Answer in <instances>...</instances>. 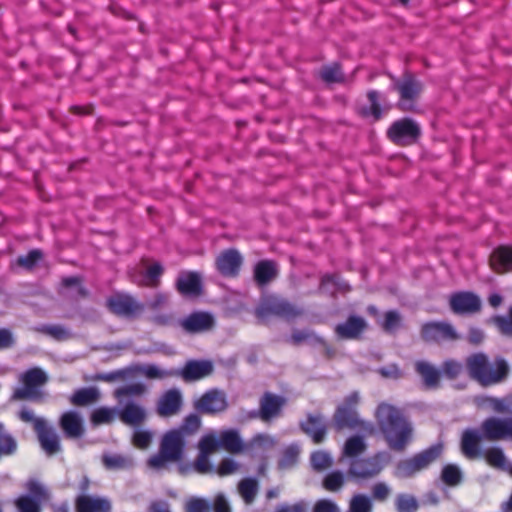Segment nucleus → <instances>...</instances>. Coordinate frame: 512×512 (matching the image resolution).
Masks as SVG:
<instances>
[{"label":"nucleus","mask_w":512,"mask_h":512,"mask_svg":"<svg viewBox=\"0 0 512 512\" xmlns=\"http://www.w3.org/2000/svg\"><path fill=\"white\" fill-rule=\"evenodd\" d=\"M375 417L387 445L395 451H404L413 439L414 429L402 412L387 403L378 405Z\"/></svg>","instance_id":"f257e3e1"},{"label":"nucleus","mask_w":512,"mask_h":512,"mask_svg":"<svg viewBox=\"0 0 512 512\" xmlns=\"http://www.w3.org/2000/svg\"><path fill=\"white\" fill-rule=\"evenodd\" d=\"M482 437L491 441L512 439V417H490L481 424V431L475 429L464 431L461 440V449L465 457L468 459L481 457L482 451L479 447V443Z\"/></svg>","instance_id":"f03ea898"},{"label":"nucleus","mask_w":512,"mask_h":512,"mask_svg":"<svg viewBox=\"0 0 512 512\" xmlns=\"http://www.w3.org/2000/svg\"><path fill=\"white\" fill-rule=\"evenodd\" d=\"M466 366L469 375L484 386L503 381L509 372V366L504 359L497 358L490 362L484 353L469 356L466 359Z\"/></svg>","instance_id":"7ed1b4c3"},{"label":"nucleus","mask_w":512,"mask_h":512,"mask_svg":"<svg viewBox=\"0 0 512 512\" xmlns=\"http://www.w3.org/2000/svg\"><path fill=\"white\" fill-rule=\"evenodd\" d=\"M360 394L357 391L349 393L337 407L333 416V421L336 429L341 430L345 427L356 428L360 427L364 431L372 434L374 426L370 422L361 420L358 416L356 408L360 403Z\"/></svg>","instance_id":"20e7f679"},{"label":"nucleus","mask_w":512,"mask_h":512,"mask_svg":"<svg viewBox=\"0 0 512 512\" xmlns=\"http://www.w3.org/2000/svg\"><path fill=\"white\" fill-rule=\"evenodd\" d=\"M18 417L25 423H32L37 434L39 443L44 452L51 456L58 453L61 449L60 439L55 429L48 425L43 417L35 416L32 409L23 407Z\"/></svg>","instance_id":"39448f33"},{"label":"nucleus","mask_w":512,"mask_h":512,"mask_svg":"<svg viewBox=\"0 0 512 512\" xmlns=\"http://www.w3.org/2000/svg\"><path fill=\"white\" fill-rule=\"evenodd\" d=\"M184 447L185 438L182 431L174 429L167 432L162 438L159 453L149 459V466L156 470L166 468L169 462L181 459Z\"/></svg>","instance_id":"423d86ee"},{"label":"nucleus","mask_w":512,"mask_h":512,"mask_svg":"<svg viewBox=\"0 0 512 512\" xmlns=\"http://www.w3.org/2000/svg\"><path fill=\"white\" fill-rule=\"evenodd\" d=\"M442 453V445H433L411 458L399 461L395 469V476L398 478H409L416 473L426 469Z\"/></svg>","instance_id":"0eeeda50"},{"label":"nucleus","mask_w":512,"mask_h":512,"mask_svg":"<svg viewBox=\"0 0 512 512\" xmlns=\"http://www.w3.org/2000/svg\"><path fill=\"white\" fill-rule=\"evenodd\" d=\"M19 380L23 386L16 388L11 398L13 400H36L41 396L38 388L47 382L48 376L44 370L35 367L22 373Z\"/></svg>","instance_id":"6e6552de"},{"label":"nucleus","mask_w":512,"mask_h":512,"mask_svg":"<svg viewBox=\"0 0 512 512\" xmlns=\"http://www.w3.org/2000/svg\"><path fill=\"white\" fill-rule=\"evenodd\" d=\"M299 313L300 311L295 306L275 295L263 297L255 310L257 318L261 321H265L272 316L290 319Z\"/></svg>","instance_id":"1a4fd4ad"},{"label":"nucleus","mask_w":512,"mask_h":512,"mask_svg":"<svg viewBox=\"0 0 512 512\" xmlns=\"http://www.w3.org/2000/svg\"><path fill=\"white\" fill-rule=\"evenodd\" d=\"M387 456L377 453L372 457L353 459L349 462L348 473L355 479H369L377 476L384 468Z\"/></svg>","instance_id":"9d476101"},{"label":"nucleus","mask_w":512,"mask_h":512,"mask_svg":"<svg viewBox=\"0 0 512 512\" xmlns=\"http://www.w3.org/2000/svg\"><path fill=\"white\" fill-rule=\"evenodd\" d=\"M419 134V126L411 119L396 121L388 130V136L391 141L401 146L414 143Z\"/></svg>","instance_id":"9b49d317"},{"label":"nucleus","mask_w":512,"mask_h":512,"mask_svg":"<svg viewBox=\"0 0 512 512\" xmlns=\"http://www.w3.org/2000/svg\"><path fill=\"white\" fill-rule=\"evenodd\" d=\"M227 406L226 394L217 389L207 391L194 403L195 409L205 414L222 412Z\"/></svg>","instance_id":"f8f14e48"},{"label":"nucleus","mask_w":512,"mask_h":512,"mask_svg":"<svg viewBox=\"0 0 512 512\" xmlns=\"http://www.w3.org/2000/svg\"><path fill=\"white\" fill-rule=\"evenodd\" d=\"M422 337L427 342L455 340L458 334L454 327L446 322H429L423 325Z\"/></svg>","instance_id":"ddd939ff"},{"label":"nucleus","mask_w":512,"mask_h":512,"mask_svg":"<svg viewBox=\"0 0 512 512\" xmlns=\"http://www.w3.org/2000/svg\"><path fill=\"white\" fill-rule=\"evenodd\" d=\"M183 396L179 389L172 388L165 391L158 399L156 405L157 414L161 417L176 415L182 407Z\"/></svg>","instance_id":"4468645a"},{"label":"nucleus","mask_w":512,"mask_h":512,"mask_svg":"<svg viewBox=\"0 0 512 512\" xmlns=\"http://www.w3.org/2000/svg\"><path fill=\"white\" fill-rule=\"evenodd\" d=\"M285 398L271 393H266L260 399V409L251 413V417H259L262 421L268 422L280 415L285 405Z\"/></svg>","instance_id":"2eb2a0df"},{"label":"nucleus","mask_w":512,"mask_h":512,"mask_svg":"<svg viewBox=\"0 0 512 512\" xmlns=\"http://www.w3.org/2000/svg\"><path fill=\"white\" fill-rule=\"evenodd\" d=\"M395 88L401 97L399 107L402 110H411L412 101L421 91V84L411 75H406L401 81L395 83Z\"/></svg>","instance_id":"dca6fc26"},{"label":"nucleus","mask_w":512,"mask_h":512,"mask_svg":"<svg viewBox=\"0 0 512 512\" xmlns=\"http://www.w3.org/2000/svg\"><path fill=\"white\" fill-rule=\"evenodd\" d=\"M176 376L184 381H196L207 377L213 371V364L208 360H190L180 370H174Z\"/></svg>","instance_id":"f3484780"},{"label":"nucleus","mask_w":512,"mask_h":512,"mask_svg":"<svg viewBox=\"0 0 512 512\" xmlns=\"http://www.w3.org/2000/svg\"><path fill=\"white\" fill-rule=\"evenodd\" d=\"M109 309L118 315L131 316L140 312L143 307L133 297L126 294H116L107 301Z\"/></svg>","instance_id":"a211bd4d"},{"label":"nucleus","mask_w":512,"mask_h":512,"mask_svg":"<svg viewBox=\"0 0 512 512\" xmlns=\"http://www.w3.org/2000/svg\"><path fill=\"white\" fill-rule=\"evenodd\" d=\"M180 325L189 333L205 332L214 326V317L208 312H194L182 319Z\"/></svg>","instance_id":"6ab92c4d"},{"label":"nucleus","mask_w":512,"mask_h":512,"mask_svg":"<svg viewBox=\"0 0 512 512\" xmlns=\"http://www.w3.org/2000/svg\"><path fill=\"white\" fill-rule=\"evenodd\" d=\"M450 306L455 313H473L480 309L479 297L470 292H460L450 297Z\"/></svg>","instance_id":"aec40b11"},{"label":"nucleus","mask_w":512,"mask_h":512,"mask_svg":"<svg viewBox=\"0 0 512 512\" xmlns=\"http://www.w3.org/2000/svg\"><path fill=\"white\" fill-rule=\"evenodd\" d=\"M59 425L68 438H79L84 434L83 418L77 411L70 410L63 413Z\"/></svg>","instance_id":"412c9836"},{"label":"nucleus","mask_w":512,"mask_h":512,"mask_svg":"<svg viewBox=\"0 0 512 512\" xmlns=\"http://www.w3.org/2000/svg\"><path fill=\"white\" fill-rule=\"evenodd\" d=\"M242 264V257L237 250L229 249L221 253L216 260L218 271L224 276H235Z\"/></svg>","instance_id":"4be33fe9"},{"label":"nucleus","mask_w":512,"mask_h":512,"mask_svg":"<svg viewBox=\"0 0 512 512\" xmlns=\"http://www.w3.org/2000/svg\"><path fill=\"white\" fill-rule=\"evenodd\" d=\"M366 326L367 323L362 317L350 316L344 323L335 327V332L342 339H356Z\"/></svg>","instance_id":"5701e85b"},{"label":"nucleus","mask_w":512,"mask_h":512,"mask_svg":"<svg viewBox=\"0 0 512 512\" xmlns=\"http://www.w3.org/2000/svg\"><path fill=\"white\" fill-rule=\"evenodd\" d=\"M77 512H110L111 504L105 498L80 495L76 499Z\"/></svg>","instance_id":"b1692460"},{"label":"nucleus","mask_w":512,"mask_h":512,"mask_svg":"<svg viewBox=\"0 0 512 512\" xmlns=\"http://www.w3.org/2000/svg\"><path fill=\"white\" fill-rule=\"evenodd\" d=\"M119 417L123 423L137 426L146 419V410L139 403L128 401L121 408Z\"/></svg>","instance_id":"393cba45"},{"label":"nucleus","mask_w":512,"mask_h":512,"mask_svg":"<svg viewBox=\"0 0 512 512\" xmlns=\"http://www.w3.org/2000/svg\"><path fill=\"white\" fill-rule=\"evenodd\" d=\"M177 288L184 296H198L201 294V276L196 272L182 273L177 280Z\"/></svg>","instance_id":"a878e982"},{"label":"nucleus","mask_w":512,"mask_h":512,"mask_svg":"<svg viewBox=\"0 0 512 512\" xmlns=\"http://www.w3.org/2000/svg\"><path fill=\"white\" fill-rule=\"evenodd\" d=\"M491 268L497 273L512 271V247L501 246L490 257Z\"/></svg>","instance_id":"bb28decb"},{"label":"nucleus","mask_w":512,"mask_h":512,"mask_svg":"<svg viewBox=\"0 0 512 512\" xmlns=\"http://www.w3.org/2000/svg\"><path fill=\"white\" fill-rule=\"evenodd\" d=\"M301 426L303 431L313 439L314 443H320L324 439L326 425L320 414L309 415Z\"/></svg>","instance_id":"cd10ccee"},{"label":"nucleus","mask_w":512,"mask_h":512,"mask_svg":"<svg viewBox=\"0 0 512 512\" xmlns=\"http://www.w3.org/2000/svg\"><path fill=\"white\" fill-rule=\"evenodd\" d=\"M220 448L233 454L240 453L247 449L238 433V431L229 429L224 430L219 435Z\"/></svg>","instance_id":"c85d7f7f"},{"label":"nucleus","mask_w":512,"mask_h":512,"mask_svg":"<svg viewBox=\"0 0 512 512\" xmlns=\"http://www.w3.org/2000/svg\"><path fill=\"white\" fill-rule=\"evenodd\" d=\"M366 448L367 445L363 437L358 435L351 436L343 446L340 461L343 463L346 459H349V462L353 459H359L358 456L364 453Z\"/></svg>","instance_id":"c756f323"},{"label":"nucleus","mask_w":512,"mask_h":512,"mask_svg":"<svg viewBox=\"0 0 512 512\" xmlns=\"http://www.w3.org/2000/svg\"><path fill=\"white\" fill-rule=\"evenodd\" d=\"M481 457L495 469L507 471L509 468V462L500 447H491L482 451Z\"/></svg>","instance_id":"7c9ffc66"},{"label":"nucleus","mask_w":512,"mask_h":512,"mask_svg":"<svg viewBox=\"0 0 512 512\" xmlns=\"http://www.w3.org/2000/svg\"><path fill=\"white\" fill-rule=\"evenodd\" d=\"M102 463L108 470H125L133 467V459L116 453H105L102 456Z\"/></svg>","instance_id":"2f4dec72"},{"label":"nucleus","mask_w":512,"mask_h":512,"mask_svg":"<svg viewBox=\"0 0 512 512\" xmlns=\"http://www.w3.org/2000/svg\"><path fill=\"white\" fill-rule=\"evenodd\" d=\"M238 493L245 502V504L250 505L255 500V497L258 493L259 483L257 479L252 477H247L242 479L237 486Z\"/></svg>","instance_id":"473e14b6"},{"label":"nucleus","mask_w":512,"mask_h":512,"mask_svg":"<svg viewBox=\"0 0 512 512\" xmlns=\"http://www.w3.org/2000/svg\"><path fill=\"white\" fill-rule=\"evenodd\" d=\"M276 266L272 261H260L254 269V277L258 284L264 285L276 277Z\"/></svg>","instance_id":"72a5a7b5"},{"label":"nucleus","mask_w":512,"mask_h":512,"mask_svg":"<svg viewBox=\"0 0 512 512\" xmlns=\"http://www.w3.org/2000/svg\"><path fill=\"white\" fill-rule=\"evenodd\" d=\"M135 372L147 379H164L176 376L174 370H164L154 364L138 365L135 367Z\"/></svg>","instance_id":"f704fd0d"},{"label":"nucleus","mask_w":512,"mask_h":512,"mask_svg":"<svg viewBox=\"0 0 512 512\" xmlns=\"http://www.w3.org/2000/svg\"><path fill=\"white\" fill-rule=\"evenodd\" d=\"M416 370L422 376L427 387H436L439 381L440 372L430 363L426 361H418Z\"/></svg>","instance_id":"c9c22d12"},{"label":"nucleus","mask_w":512,"mask_h":512,"mask_svg":"<svg viewBox=\"0 0 512 512\" xmlns=\"http://www.w3.org/2000/svg\"><path fill=\"white\" fill-rule=\"evenodd\" d=\"M99 398V391L95 387H89V388H82L77 390L72 396H71V403L74 405H88L90 403H93L97 401Z\"/></svg>","instance_id":"e433bc0d"},{"label":"nucleus","mask_w":512,"mask_h":512,"mask_svg":"<svg viewBox=\"0 0 512 512\" xmlns=\"http://www.w3.org/2000/svg\"><path fill=\"white\" fill-rule=\"evenodd\" d=\"M192 470H195L196 472H198L200 474H205V473L211 472L213 469L209 463V455L200 452L193 465L187 464V465H181L179 467V471L183 475L188 474Z\"/></svg>","instance_id":"4c0bfd02"},{"label":"nucleus","mask_w":512,"mask_h":512,"mask_svg":"<svg viewBox=\"0 0 512 512\" xmlns=\"http://www.w3.org/2000/svg\"><path fill=\"white\" fill-rule=\"evenodd\" d=\"M321 290L326 293L334 294L336 292H346L349 285L338 276H324L321 281Z\"/></svg>","instance_id":"58836bf2"},{"label":"nucleus","mask_w":512,"mask_h":512,"mask_svg":"<svg viewBox=\"0 0 512 512\" xmlns=\"http://www.w3.org/2000/svg\"><path fill=\"white\" fill-rule=\"evenodd\" d=\"M442 481L449 486H457L462 481V471L455 464H447L441 473Z\"/></svg>","instance_id":"ea45409f"},{"label":"nucleus","mask_w":512,"mask_h":512,"mask_svg":"<svg viewBox=\"0 0 512 512\" xmlns=\"http://www.w3.org/2000/svg\"><path fill=\"white\" fill-rule=\"evenodd\" d=\"M372 507V501L369 496L357 494L350 500L348 512H371Z\"/></svg>","instance_id":"a19ab883"},{"label":"nucleus","mask_w":512,"mask_h":512,"mask_svg":"<svg viewBox=\"0 0 512 512\" xmlns=\"http://www.w3.org/2000/svg\"><path fill=\"white\" fill-rule=\"evenodd\" d=\"M300 448L296 444H291L283 451L282 457L279 460V467L281 469H288L292 467L298 460Z\"/></svg>","instance_id":"79ce46f5"},{"label":"nucleus","mask_w":512,"mask_h":512,"mask_svg":"<svg viewBox=\"0 0 512 512\" xmlns=\"http://www.w3.org/2000/svg\"><path fill=\"white\" fill-rule=\"evenodd\" d=\"M146 391V386L142 383H133L125 385L115 390V397L120 403H123V398L127 396H140Z\"/></svg>","instance_id":"37998d69"},{"label":"nucleus","mask_w":512,"mask_h":512,"mask_svg":"<svg viewBox=\"0 0 512 512\" xmlns=\"http://www.w3.org/2000/svg\"><path fill=\"white\" fill-rule=\"evenodd\" d=\"M310 461L313 469L316 471L328 469L333 463L331 455L322 450L312 453Z\"/></svg>","instance_id":"c03bdc74"},{"label":"nucleus","mask_w":512,"mask_h":512,"mask_svg":"<svg viewBox=\"0 0 512 512\" xmlns=\"http://www.w3.org/2000/svg\"><path fill=\"white\" fill-rule=\"evenodd\" d=\"M14 504L18 512H40V503L33 500L31 496L21 495L15 499Z\"/></svg>","instance_id":"a18cd8bd"},{"label":"nucleus","mask_w":512,"mask_h":512,"mask_svg":"<svg viewBox=\"0 0 512 512\" xmlns=\"http://www.w3.org/2000/svg\"><path fill=\"white\" fill-rule=\"evenodd\" d=\"M276 441L274 437L268 434H257L247 444V449L268 450L274 447Z\"/></svg>","instance_id":"49530a36"},{"label":"nucleus","mask_w":512,"mask_h":512,"mask_svg":"<svg viewBox=\"0 0 512 512\" xmlns=\"http://www.w3.org/2000/svg\"><path fill=\"white\" fill-rule=\"evenodd\" d=\"M396 508L398 512H415L418 508V502L411 495L399 494L396 497Z\"/></svg>","instance_id":"de8ad7c7"},{"label":"nucleus","mask_w":512,"mask_h":512,"mask_svg":"<svg viewBox=\"0 0 512 512\" xmlns=\"http://www.w3.org/2000/svg\"><path fill=\"white\" fill-rule=\"evenodd\" d=\"M26 488L29 492L28 496H31L33 500H37L38 503L48 498V492L45 487L37 480L31 479L26 483Z\"/></svg>","instance_id":"09e8293b"},{"label":"nucleus","mask_w":512,"mask_h":512,"mask_svg":"<svg viewBox=\"0 0 512 512\" xmlns=\"http://www.w3.org/2000/svg\"><path fill=\"white\" fill-rule=\"evenodd\" d=\"M162 271L163 269L160 264H152L147 268L145 275L142 277L139 283L145 286H155L158 282L159 277L162 274Z\"/></svg>","instance_id":"8fccbe9b"},{"label":"nucleus","mask_w":512,"mask_h":512,"mask_svg":"<svg viewBox=\"0 0 512 512\" xmlns=\"http://www.w3.org/2000/svg\"><path fill=\"white\" fill-rule=\"evenodd\" d=\"M381 326L386 332H395L401 326V315L395 310L386 312Z\"/></svg>","instance_id":"3c124183"},{"label":"nucleus","mask_w":512,"mask_h":512,"mask_svg":"<svg viewBox=\"0 0 512 512\" xmlns=\"http://www.w3.org/2000/svg\"><path fill=\"white\" fill-rule=\"evenodd\" d=\"M199 451L204 454H211L217 448H220V439L214 434H206L199 441Z\"/></svg>","instance_id":"603ef678"},{"label":"nucleus","mask_w":512,"mask_h":512,"mask_svg":"<svg viewBox=\"0 0 512 512\" xmlns=\"http://www.w3.org/2000/svg\"><path fill=\"white\" fill-rule=\"evenodd\" d=\"M368 99L370 102L369 108H364L362 113L364 116H371L374 120L380 119L382 115L381 107L378 102V93L376 91H370L368 93Z\"/></svg>","instance_id":"864d4df0"},{"label":"nucleus","mask_w":512,"mask_h":512,"mask_svg":"<svg viewBox=\"0 0 512 512\" xmlns=\"http://www.w3.org/2000/svg\"><path fill=\"white\" fill-rule=\"evenodd\" d=\"M344 483V475L340 471H333L324 478V488L328 491H337Z\"/></svg>","instance_id":"5fc2aeb1"},{"label":"nucleus","mask_w":512,"mask_h":512,"mask_svg":"<svg viewBox=\"0 0 512 512\" xmlns=\"http://www.w3.org/2000/svg\"><path fill=\"white\" fill-rule=\"evenodd\" d=\"M115 417V411L111 408L101 407L96 409L91 417L93 424H106L110 423Z\"/></svg>","instance_id":"6e6d98bb"},{"label":"nucleus","mask_w":512,"mask_h":512,"mask_svg":"<svg viewBox=\"0 0 512 512\" xmlns=\"http://www.w3.org/2000/svg\"><path fill=\"white\" fill-rule=\"evenodd\" d=\"M487 404L491 409L498 413H511L512 412V398H487Z\"/></svg>","instance_id":"4d7b16f0"},{"label":"nucleus","mask_w":512,"mask_h":512,"mask_svg":"<svg viewBox=\"0 0 512 512\" xmlns=\"http://www.w3.org/2000/svg\"><path fill=\"white\" fill-rule=\"evenodd\" d=\"M186 512H211V504L203 498L192 497L186 502Z\"/></svg>","instance_id":"13d9d810"},{"label":"nucleus","mask_w":512,"mask_h":512,"mask_svg":"<svg viewBox=\"0 0 512 512\" xmlns=\"http://www.w3.org/2000/svg\"><path fill=\"white\" fill-rule=\"evenodd\" d=\"M200 425V417L196 414H190L184 419L182 426L177 430L182 431L183 437L185 438L186 435H190L196 432Z\"/></svg>","instance_id":"bf43d9fd"},{"label":"nucleus","mask_w":512,"mask_h":512,"mask_svg":"<svg viewBox=\"0 0 512 512\" xmlns=\"http://www.w3.org/2000/svg\"><path fill=\"white\" fill-rule=\"evenodd\" d=\"M42 258V252L38 249L31 250L27 255L19 256L17 264L25 269H32Z\"/></svg>","instance_id":"052dcab7"},{"label":"nucleus","mask_w":512,"mask_h":512,"mask_svg":"<svg viewBox=\"0 0 512 512\" xmlns=\"http://www.w3.org/2000/svg\"><path fill=\"white\" fill-rule=\"evenodd\" d=\"M321 77L325 82H340L343 78L342 72L337 64L326 66L321 71Z\"/></svg>","instance_id":"680f3d73"},{"label":"nucleus","mask_w":512,"mask_h":512,"mask_svg":"<svg viewBox=\"0 0 512 512\" xmlns=\"http://www.w3.org/2000/svg\"><path fill=\"white\" fill-rule=\"evenodd\" d=\"M17 450V442L12 435H2L0 438V457L10 456Z\"/></svg>","instance_id":"e2e57ef3"},{"label":"nucleus","mask_w":512,"mask_h":512,"mask_svg":"<svg viewBox=\"0 0 512 512\" xmlns=\"http://www.w3.org/2000/svg\"><path fill=\"white\" fill-rule=\"evenodd\" d=\"M239 469V463L231 458H225L221 461L216 469L219 476H227L234 474Z\"/></svg>","instance_id":"0e129e2a"},{"label":"nucleus","mask_w":512,"mask_h":512,"mask_svg":"<svg viewBox=\"0 0 512 512\" xmlns=\"http://www.w3.org/2000/svg\"><path fill=\"white\" fill-rule=\"evenodd\" d=\"M494 323L503 334L512 335V307L509 309L508 317L497 316Z\"/></svg>","instance_id":"69168bd1"},{"label":"nucleus","mask_w":512,"mask_h":512,"mask_svg":"<svg viewBox=\"0 0 512 512\" xmlns=\"http://www.w3.org/2000/svg\"><path fill=\"white\" fill-rule=\"evenodd\" d=\"M152 440V433L146 430H137L133 435V443L136 447L145 449Z\"/></svg>","instance_id":"338daca9"},{"label":"nucleus","mask_w":512,"mask_h":512,"mask_svg":"<svg viewBox=\"0 0 512 512\" xmlns=\"http://www.w3.org/2000/svg\"><path fill=\"white\" fill-rule=\"evenodd\" d=\"M307 511H308V504L304 501H299L292 505L282 504V505H279L275 510V512H307Z\"/></svg>","instance_id":"774afa93"}]
</instances>
